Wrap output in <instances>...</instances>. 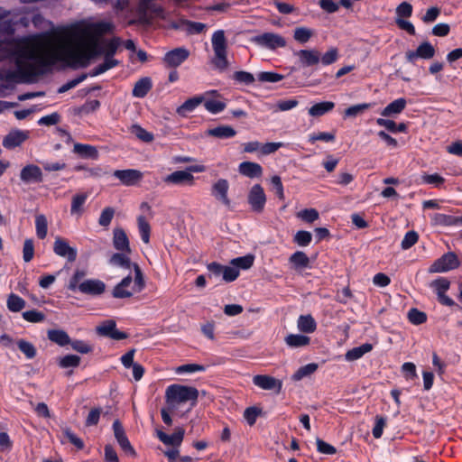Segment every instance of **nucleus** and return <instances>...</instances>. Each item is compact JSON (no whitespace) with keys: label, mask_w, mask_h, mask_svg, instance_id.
I'll return each mask as SVG.
<instances>
[{"label":"nucleus","mask_w":462,"mask_h":462,"mask_svg":"<svg viewBox=\"0 0 462 462\" xmlns=\"http://www.w3.org/2000/svg\"><path fill=\"white\" fill-rule=\"evenodd\" d=\"M212 46L215 57L218 60L217 66L225 68L227 66L226 50L227 42L223 30L215 31L212 35Z\"/></svg>","instance_id":"6e6552de"},{"label":"nucleus","mask_w":462,"mask_h":462,"mask_svg":"<svg viewBox=\"0 0 462 462\" xmlns=\"http://www.w3.org/2000/svg\"><path fill=\"white\" fill-rule=\"evenodd\" d=\"M115 216V208L113 207H106L102 209L98 224L100 226H107L110 225V222L113 220Z\"/></svg>","instance_id":"338daca9"},{"label":"nucleus","mask_w":462,"mask_h":462,"mask_svg":"<svg viewBox=\"0 0 462 462\" xmlns=\"http://www.w3.org/2000/svg\"><path fill=\"white\" fill-rule=\"evenodd\" d=\"M229 183L226 179H220L212 186V195L216 200L221 201L226 207L230 206L228 199Z\"/></svg>","instance_id":"4be33fe9"},{"label":"nucleus","mask_w":462,"mask_h":462,"mask_svg":"<svg viewBox=\"0 0 462 462\" xmlns=\"http://www.w3.org/2000/svg\"><path fill=\"white\" fill-rule=\"evenodd\" d=\"M292 241L300 247H307L311 244L312 234L305 230H300L295 234Z\"/></svg>","instance_id":"3c124183"},{"label":"nucleus","mask_w":462,"mask_h":462,"mask_svg":"<svg viewBox=\"0 0 462 462\" xmlns=\"http://www.w3.org/2000/svg\"><path fill=\"white\" fill-rule=\"evenodd\" d=\"M157 436L161 442L166 445L179 447L181 445L184 438L183 428H177L173 434L168 435L161 430H157Z\"/></svg>","instance_id":"393cba45"},{"label":"nucleus","mask_w":462,"mask_h":462,"mask_svg":"<svg viewBox=\"0 0 462 462\" xmlns=\"http://www.w3.org/2000/svg\"><path fill=\"white\" fill-rule=\"evenodd\" d=\"M114 30L112 23H78L69 27L67 35L73 47L60 51L51 42V56L39 61L40 73L46 69L62 62L64 66L77 69L90 65L91 60L98 58L104 52L103 41L99 38Z\"/></svg>","instance_id":"f257e3e1"},{"label":"nucleus","mask_w":462,"mask_h":462,"mask_svg":"<svg viewBox=\"0 0 462 462\" xmlns=\"http://www.w3.org/2000/svg\"><path fill=\"white\" fill-rule=\"evenodd\" d=\"M131 133L135 135L138 140L144 143H151L153 140V134L152 132H147L138 125L131 126Z\"/></svg>","instance_id":"6e6d98bb"},{"label":"nucleus","mask_w":462,"mask_h":462,"mask_svg":"<svg viewBox=\"0 0 462 462\" xmlns=\"http://www.w3.org/2000/svg\"><path fill=\"white\" fill-rule=\"evenodd\" d=\"M373 105L370 103H364V104H358V105H352L349 107L346 108L344 114L346 117H356L360 113L367 110L370 108Z\"/></svg>","instance_id":"e2e57ef3"},{"label":"nucleus","mask_w":462,"mask_h":462,"mask_svg":"<svg viewBox=\"0 0 462 462\" xmlns=\"http://www.w3.org/2000/svg\"><path fill=\"white\" fill-rule=\"evenodd\" d=\"M29 138V133L23 132L21 130H13L10 131L6 136L4 137L2 141L3 147L11 150L14 149L15 147H19L27 141Z\"/></svg>","instance_id":"aec40b11"},{"label":"nucleus","mask_w":462,"mask_h":462,"mask_svg":"<svg viewBox=\"0 0 462 462\" xmlns=\"http://www.w3.org/2000/svg\"><path fill=\"white\" fill-rule=\"evenodd\" d=\"M9 13L0 9V33L3 35H12L14 33V23L10 20H4Z\"/></svg>","instance_id":"a18cd8bd"},{"label":"nucleus","mask_w":462,"mask_h":462,"mask_svg":"<svg viewBox=\"0 0 462 462\" xmlns=\"http://www.w3.org/2000/svg\"><path fill=\"white\" fill-rule=\"evenodd\" d=\"M70 347L78 352L79 354L87 355L90 354L93 351V346L89 343L82 340H74L69 343Z\"/></svg>","instance_id":"680f3d73"},{"label":"nucleus","mask_w":462,"mask_h":462,"mask_svg":"<svg viewBox=\"0 0 462 462\" xmlns=\"http://www.w3.org/2000/svg\"><path fill=\"white\" fill-rule=\"evenodd\" d=\"M435 48L429 42H424L418 46L417 50L406 51L405 59L407 62L414 64L419 59H431L435 55Z\"/></svg>","instance_id":"4468645a"},{"label":"nucleus","mask_w":462,"mask_h":462,"mask_svg":"<svg viewBox=\"0 0 462 462\" xmlns=\"http://www.w3.org/2000/svg\"><path fill=\"white\" fill-rule=\"evenodd\" d=\"M80 357L75 354H68L59 361L61 369L77 368L79 365Z\"/></svg>","instance_id":"49530a36"},{"label":"nucleus","mask_w":462,"mask_h":462,"mask_svg":"<svg viewBox=\"0 0 462 462\" xmlns=\"http://www.w3.org/2000/svg\"><path fill=\"white\" fill-rule=\"evenodd\" d=\"M338 59V51L337 48H330L322 55L320 54V61L319 63L329 66L334 64Z\"/></svg>","instance_id":"69168bd1"},{"label":"nucleus","mask_w":462,"mask_h":462,"mask_svg":"<svg viewBox=\"0 0 462 462\" xmlns=\"http://www.w3.org/2000/svg\"><path fill=\"white\" fill-rule=\"evenodd\" d=\"M406 103V99L402 97L392 101L387 106H385L383 111L381 112L382 116L390 117L392 116L402 113L405 108Z\"/></svg>","instance_id":"473e14b6"},{"label":"nucleus","mask_w":462,"mask_h":462,"mask_svg":"<svg viewBox=\"0 0 462 462\" xmlns=\"http://www.w3.org/2000/svg\"><path fill=\"white\" fill-rule=\"evenodd\" d=\"M36 234L39 239H44L47 236V219L44 215H38L34 220Z\"/></svg>","instance_id":"052dcab7"},{"label":"nucleus","mask_w":462,"mask_h":462,"mask_svg":"<svg viewBox=\"0 0 462 462\" xmlns=\"http://www.w3.org/2000/svg\"><path fill=\"white\" fill-rule=\"evenodd\" d=\"M408 320L413 325H420L427 322V314L416 308H411L408 311Z\"/></svg>","instance_id":"4d7b16f0"},{"label":"nucleus","mask_w":462,"mask_h":462,"mask_svg":"<svg viewBox=\"0 0 462 462\" xmlns=\"http://www.w3.org/2000/svg\"><path fill=\"white\" fill-rule=\"evenodd\" d=\"M114 435L116 439V442L119 443V446L123 449L124 452L128 454L129 456L135 457L136 451L132 447L127 435L125 433V430L123 428L122 422L120 420H116L113 423Z\"/></svg>","instance_id":"dca6fc26"},{"label":"nucleus","mask_w":462,"mask_h":462,"mask_svg":"<svg viewBox=\"0 0 462 462\" xmlns=\"http://www.w3.org/2000/svg\"><path fill=\"white\" fill-rule=\"evenodd\" d=\"M152 88V79L143 78L138 79V81L135 83L134 88H133L132 90V95L137 98H143L147 93L151 91Z\"/></svg>","instance_id":"72a5a7b5"},{"label":"nucleus","mask_w":462,"mask_h":462,"mask_svg":"<svg viewBox=\"0 0 462 462\" xmlns=\"http://www.w3.org/2000/svg\"><path fill=\"white\" fill-rule=\"evenodd\" d=\"M266 194L260 184L252 186L247 193V203H249L254 213L261 214L266 205Z\"/></svg>","instance_id":"9d476101"},{"label":"nucleus","mask_w":462,"mask_h":462,"mask_svg":"<svg viewBox=\"0 0 462 462\" xmlns=\"http://www.w3.org/2000/svg\"><path fill=\"white\" fill-rule=\"evenodd\" d=\"M97 333L99 336L112 338L116 341L124 340L128 337V334L116 328L115 320L108 319L97 327Z\"/></svg>","instance_id":"ddd939ff"},{"label":"nucleus","mask_w":462,"mask_h":462,"mask_svg":"<svg viewBox=\"0 0 462 462\" xmlns=\"http://www.w3.org/2000/svg\"><path fill=\"white\" fill-rule=\"evenodd\" d=\"M373 345L370 343H365L357 347H352L345 354V359L346 362H353L360 359L367 353L373 350Z\"/></svg>","instance_id":"7c9ffc66"},{"label":"nucleus","mask_w":462,"mask_h":462,"mask_svg":"<svg viewBox=\"0 0 462 462\" xmlns=\"http://www.w3.org/2000/svg\"><path fill=\"white\" fill-rule=\"evenodd\" d=\"M120 44V38L103 41V47H105V51L102 53L103 57H114Z\"/></svg>","instance_id":"de8ad7c7"},{"label":"nucleus","mask_w":462,"mask_h":462,"mask_svg":"<svg viewBox=\"0 0 462 462\" xmlns=\"http://www.w3.org/2000/svg\"><path fill=\"white\" fill-rule=\"evenodd\" d=\"M72 152L78 154L79 158L84 160H97L99 157V152L97 147L79 143H75Z\"/></svg>","instance_id":"a878e982"},{"label":"nucleus","mask_w":462,"mask_h":462,"mask_svg":"<svg viewBox=\"0 0 462 462\" xmlns=\"http://www.w3.org/2000/svg\"><path fill=\"white\" fill-rule=\"evenodd\" d=\"M17 348L24 354L27 359H32L37 355V349L30 341L20 339L16 341Z\"/></svg>","instance_id":"09e8293b"},{"label":"nucleus","mask_w":462,"mask_h":462,"mask_svg":"<svg viewBox=\"0 0 462 462\" xmlns=\"http://www.w3.org/2000/svg\"><path fill=\"white\" fill-rule=\"evenodd\" d=\"M317 328L316 321L311 314L300 315L298 319V328L301 333L312 334Z\"/></svg>","instance_id":"c9c22d12"},{"label":"nucleus","mask_w":462,"mask_h":462,"mask_svg":"<svg viewBox=\"0 0 462 462\" xmlns=\"http://www.w3.org/2000/svg\"><path fill=\"white\" fill-rule=\"evenodd\" d=\"M190 51L185 47H178L165 53L162 62L168 68H177L189 59Z\"/></svg>","instance_id":"9b49d317"},{"label":"nucleus","mask_w":462,"mask_h":462,"mask_svg":"<svg viewBox=\"0 0 462 462\" xmlns=\"http://www.w3.org/2000/svg\"><path fill=\"white\" fill-rule=\"evenodd\" d=\"M238 173L249 179H258L263 174V168L257 162L245 161L238 165Z\"/></svg>","instance_id":"b1692460"},{"label":"nucleus","mask_w":462,"mask_h":462,"mask_svg":"<svg viewBox=\"0 0 462 462\" xmlns=\"http://www.w3.org/2000/svg\"><path fill=\"white\" fill-rule=\"evenodd\" d=\"M47 338L61 347L68 346L71 340L66 331L59 328L49 329L47 331Z\"/></svg>","instance_id":"c756f323"},{"label":"nucleus","mask_w":462,"mask_h":462,"mask_svg":"<svg viewBox=\"0 0 462 462\" xmlns=\"http://www.w3.org/2000/svg\"><path fill=\"white\" fill-rule=\"evenodd\" d=\"M319 369V365L316 363H309L304 366H300L298 368L296 373L292 374V380L300 381L304 377L314 374V372Z\"/></svg>","instance_id":"37998d69"},{"label":"nucleus","mask_w":462,"mask_h":462,"mask_svg":"<svg viewBox=\"0 0 462 462\" xmlns=\"http://www.w3.org/2000/svg\"><path fill=\"white\" fill-rule=\"evenodd\" d=\"M289 262L291 268L296 271L310 267V260L305 252L297 251L291 254Z\"/></svg>","instance_id":"2f4dec72"},{"label":"nucleus","mask_w":462,"mask_h":462,"mask_svg":"<svg viewBox=\"0 0 462 462\" xmlns=\"http://www.w3.org/2000/svg\"><path fill=\"white\" fill-rule=\"evenodd\" d=\"M20 180L23 184H39L44 180L42 170L39 166L34 164H28L22 168L20 173Z\"/></svg>","instance_id":"2eb2a0df"},{"label":"nucleus","mask_w":462,"mask_h":462,"mask_svg":"<svg viewBox=\"0 0 462 462\" xmlns=\"http://www.w3.org/2000/svg\"><path fill=\"white\" fill-rule=\"evenodd\" d=\"M284 340L292 348L303 347L310 343V337L303 334H289Z\"/></svg>","instance_id":"4c0bfd02"},{"label":"nucleus","mask_w":462,"mask_h":462,"mask_svg":"<svg viewBox=\"0 0 462 462\" xmlns=\"http://www.w3.org/2000/svg\"><path fill=\"white\" fill-rule=\"evenodd\" d=\"M169 13L161 5L154 2H138L137 23L152 25L153 19H168Z\"/></svg>","instance_id":"39448f33"},{"label":"nucleus","mask_w":462,"mask_h":462,"mask_svg":"<svg viewBox=\"0 0 462 462\" xmlns=\"http://www.w3.org/2000/svg\"><path fill=\"white\" fill-rule=\"evenodd\" d=\"M25 300L14 293H11L7 297L6 306L10 312H19L25 308Z\"/></svg>","instance_id":"ea45409f"},{"label":"nucleus","mask_w":462,"mask_h":462,"mask_svg":"<svg viewBox=\"0 0 462 462\" xmlns=\"http://www.w3.org/2000/svg\"><path fill=\"white\" fill-rule=\"evenodd\" d=\"M100 107V101L98 99L87 100L81 106L79 107L78 113L88 115L97 112Z\"/></svg>","instance_id":"0e129e2a"},{"label":"nucleus","mask_w":462,"mask_h":462,"mask_svg":"<svg viewBox=\"0 0 462 462\" xmlns=\"http://www.w3.org/2000/svg\"><path fill=\"white\" fill-rule=\"evenodd\" d=\"M437 295V300L439 304L446 307L462 310V307L454 301L453 299L446 295L447 291L450 288V281L445 277H439L432 281L430 284Z\"/></svg>","instance_id":"423d86ee"},{"label":"nucleus","mask_w":462,"mask_h":462,"mask_svg":"<svg viewBox=\"0 0 462 462\" xmlns=\"http://www.w3.org/2000/svg\"><path fill=\"white\" fill-rule=\"evenodd\" d=\"M87 273L84 269H76L69 280L68 290L76 292L79 291L84 295L99 296L106 291V283L101 280H83ZM83 280V281H82Z\"/></svg>","instance_id":"7ed1b4c3"},{"label":"nucleus","mask_w":462,"mask_h":462,"mask_svg":"<svg viewBox=\"0 0 462 462\" xmlns=\"http://www.w3.org/2000/svg\"><path fill=\"white\" fill-rule=\"evenodd\" d=\"M205 100V97L201 95L195 96L181 104L177 107L176 113L178 116L185 117L188 114L196 110V108L202 104Z\"/></svg>","instance_id":"cd10ccee"},{"label":"nucleus","mask_w":462,"mask_h":462,"mask_svg":"<svg viewBox=\"0 0 462 462\" xmlns=\"http://www.w3.org/2000/svg\"><path fill=\"white\" fill-rule=\"evenodd\" d=\"M23 319L26 320L27 322L32 323H40L44 322L46 316L43 312H41L37 310H31L23 312L22 314Z\"/></svg>","instance_id":"bf43d9fd"},{"label":"nucleus","mask_w":462,"mask_h":462,"mask_svg":"<svg viewBox=\"0 0 462 462\" xmlns=\"http://www.w3.org/2000/svg\"><path fill=\"white\" fill-rule=\"evenodd\" d=\"M193 175L188 171H176L163 178L164 182L177 186H182L185 184L191 185L193 183Z\"/></svg>","instance_id":"5701e85b"},{"label":"nucleus","mask_w":462,"mask_h":462,"mask_svg":"<svg viewBox=\"0 0 462 462\" xmlns=\"http://www.w3.org/2000/svg\"><path fill=\"white\" fill-rule=\"evenodd\" d=\"M138 229L141 240L148 244L151 238V225L145 220L143 216H139L137 218Z\"/></svg>","instance_id":"c03bdc74"},{"label":"nucleus","mask_w":462,"mask_h":462,"mask_svg":"<svg viewBox=\"0 0 462 462\" xmlns=\"http://www.w3.org/2000/svg\"><path fill=\"white\" fill-rule=\"evenodd\" d=\"M419 241V234L413 230L405 233L402 241V248L407 250Z\"/></svg>","instance_id":"774afa93"},{"label":"nucleus","mask_w":462,"mask_h":462,"mask_svg":"<svg viewBox=\"0 0 462 462\" xmlns=\"http://www.w3.org/2000/svg\"><path fill=\"white\" fill-rule=\"evenodd\" d=\"M50 56V39L43 34L16 39L7 46L0 41V60L8 59L15 70H1L0 80L8 83H34L42 76L51 73V67L40 72L39 60Z\"/></svg>","instance_id":"f03ea898"},{"label":"nucleus","mask_w":462,"mask_h":462,"mask_svg":"<svg viewBox=\"0 0 462 462\" xmlns=\"http://www.w3.org/2000/svg\"><path fill=\"white\" fill-rule=\"evenodd\" d=\"M232 79L239 85L253 86L254 83V77L251 72L236 71L232 75Z\"/></svg>","instance_id":"8fccbe9b"},{"label":"nucleus","mask_w":462,"mask_h":462,"mask_svg":"<svg viewBox=\"0 0 462 462\" xmlns=\"http://www.w3.org/2000/svg\"><path fill=\"white\" fill-rule=\"evenodd\" d=\"M421 182L424 184L432 185L436 188H440L443 186L445 179L439 173H424L421 175Z\"/></svg>","instance_id":"864d4df0"},{"label":"nucleus","mask_w":462,"mask_h":462,"mask_svg":"<svg viewBox=\"0 0 462 462\" xmlns=\"http://www.w3.org/2000/svg\"><path fill=\"white\" fill-rule=\"evenodd\" d=\"M313 34V30L304 26H299L295 28L292 37H294L295 41L300 44H305L312 38Z\"/></svg>","instance_id":"79ce46f5"},{"label":"nucleus","mask_w":462,"mask_h":462,"mask_svg":"<svg viewBox=\"0 0 462 462\" xmlns=\"http://www.w3.org/2000/svg\"><path fill=\"white\" fill-rule=\"evenodd\" d=\"M459 265L460 261L458 260L457 254L454 252H448L434 261L432 265L430 266L429 272L430 273H448L458 268Z\"/></svg>","instance_id":"0eeeda50"},{"label":"nucleus","mask_w":462,"mask_h":462,"mask_svg":"<svg viewBox=\"0 0 462 462\" xmlns=\"http://www.w3.org/2000/svg\"><path fill=\"white\" fill-rule=\"evenodd\" d=\"M252 42L256 45L264 47L269 50L283 48L286 45L285 39L282 35L271 32H266L256 35L252 39Z\"/></svg>","instance_id":"1a4fd4ad"},{"label":"nucleus","mask_w":462,"mask_h":462,"mask_svg":"<svg viewBox=\"0 0 462 462\" xmlns=\"http://www.w3.org/2000/svg\"><path fill=\"white\" fill-rule=\"evenodd\" d=\"M294 55L301 68L317 66L320 61V51L315 49L300 50L294 52Z\"/></svg>","instance_id":"f3484780"},{"label":"nucleus","mask_w":462,"mask_h":462,"mask_svg":"<svg viewBox=\"0 0 462 462\" xmlns=\"http://www.w3.org/2000/svg\"><path fill=\"white\" fill-rule=\"evenodd\" d=\"M202 104H204L208 112L214 115L220 113L226 107V104L225 102L216 99H207L204 100Z\"/></svg>","instance_id":"5fc2aeb1"},{"label":"nucleus","mask_w":462,"mask_h":462,"mask_svg":"<svg viewBox=\"0 0 462 462\" xmlns=\"http://www.w3.org/2000/svg\"><path fill=\"white\" fill-rule=\"evenodd\" d=\"M207 135L220 140H227L236 136V131L231 125H218L207 130Z\"/></svg>","instance_id":"c85d7f7f"},{"label":"nucleus","mask_w":462,"mask_h":462,"mask_svg":"<svg viewBox=\"0 0 462 462\" xmlns=\"http://www.w3.org/2000/svg\"><path fill=\"white\" fill-rule=\"evenodd\" d=\"M335 108V103L332 101H322L319 103H316L311 106L310 108L308 109V113L310 116L313 117H320L327 113L332 111Z\"/></svg>","instance_id":"f704fd0d"},{"label":"nucleus","mask_w":462,"mask_h":462,"mask_svg":"<svg viewBox=\"0 0 462 462\" xmlns=\"http://www.w3.org/2000/svg\"><path fill=\"white\" fill-rule=\"evenodd\" d=\"M114 176L120 180L124 186L132 187L143 178V173L135 169L116 170L114 172Z\"/></svg>","instance_id":"a211bd4d"},{"label":"nucleus","mask_w":462,"mask_h":462,"mask_svg":"<svg viewBox=\"0 0 462 462\" xmlns=\"http://www.w3.org/2000/svg\"><path fill=\"white\" fill-rule=\"evenodd\" d=\"M120 62L114 57H105V60L93 70L89 72L90 77H97L98 75L116 67Z\"/></svg>","instance_id":"e433bc0d"},{"label":"nucleus","mask_w":462,"mask_h":462,"mask_svg":"<svg viewBox=\"0 0 462 462\" xmlns=\"http://www.w3.org/2000/svg\"><path fill=\"white\" fill-rule=\"evenodd\" d=\"M253 383L261 389L274 390L276 393H280L282 389V382L269 374L254 375Z\"/></svg>","instance_id":"6ab92c4d"},{"label":"nucleus","mask_w":462,"mask_h":462,"mask_svg":"<svg viewBox=\"0 0 462 462\" xmlns=\"http://www.w3.org/2000/svg\"><path fill=\"white\" fill-rule=\"evenodd\" d=\"M254 261V256L252 254H247L244 256H239L230 261V264L235 268L247 270L251 269Z\"/></svg>","instance_id":"a19ab883"},{"label":"nucleus","mask_w":462,"mask_h":462,"mask_svg":"<svg viewBox=\"0 0 462 462\" xmlns=\"http://www.w3.org/2000/svg\"><path fill=\"white\" fill-rule=\"evenodd\" d=\"M114 247L122 253L130 254V243L127 234L122 228H116L114 230Z\"/></svg>","instance_id":"bb28decb"},{"label":"nucleus","mask_w":462,"mask_h":462,"mask_svg":"<svg viewBox=\"0 0 462 462\" xmlns=\"http://www.w3.org/2000/svg\"><path fill=\"white\" fill-rule=\"evenodd\" d=\"M109 263L113 265L126 269H130L132 265L130 258L124 253H115L112 257H110Z\"/></svg>","instance_id":"603ef678"},{"label":"nucleus","mask_w":462,"mask_h":462,"mask_svg":"<svg viewBox=\"0 0 462 462\" xmlns=\"http://www.w3.org/2000/svg\"><path fill=\"white\" fill-rule=\"evenodd\" d=\"M322 10L328 13H334L338 10L339 5H343L346 9L352 8L353 2H319Z\"/></svg>","instance_id":"13d9d810"},{"label":"nucleus","mask_w":462,"mask_h":462,"mask_svg":"<svg viewBox=\"0 0 462 462\" xmlns=\"http://www.w3.org/2000/svg\"><path fill=\"white\" fill-rule=\"evenodd\" d=\"M87 199V193H77L74 195L71 199L70 214L81 216L83 214V207Z\"/></svg>","instance_id":"58836bf2"},{"label":"nucleus","mask_w":462,"mask_h":462,"mask_svg":"<svg viewBox=\"0 0 462 462\" xmlns=\"http://www.w3.org/2000/svg\"><path fill=\"white\" fill-rule=\"evenodd\" d=\"M171 27L178 31L185 32L189 34H199L206 29V25L201 23L191 22L185 19H179L171 22Z\"/></svg>","instance_id":"412c9836"},{"label":"nucleus","mask_w":462,"mask_h":462,"mask_svg":"<svg viewBox=\"0 0 462 462\" xmlns=\"http://www.w3.org/2000/svg\"><path fill=\"white\" fill-rule=\"evenodd\" d=\"M199 393L198 388L181 384H171L166 389V402L171 408L185 402H191V406H196Z\"/></svg>","instance_id":"20e7f679"},{"label":"nucleus","mask_w":462,"mask_h":462,"mask_svg":"<svg viewBox=\"0 0 462 462\" xmlns=\"http://www.w3.org/2000/svg\"><path fill=\"white\" fill-rule=\"evenodd\" d=\"M53 252L55 254L67 259L69 263L77 260V248L70 247L68 240L60 236L56 237L54 240Z\"/></svg>","instance_id":"f8f14e48"}]
</instances>
